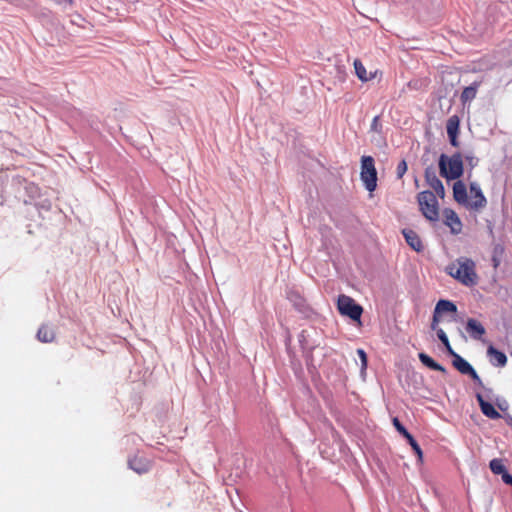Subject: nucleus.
I'll return each mask as SVG.
<instances>
[{
    "mask_svg": "<svg viewBox=\"0 0 512 512\" xmlns=\"http://www.w3.org/2000/svg\"><path fill=\"white\" fill-rule=\"evenodd\" d=\"M466 330L469 335L476 340L482 338V336L486 333L484 326L476 319L469 318L466 324Z\"/></svg>",
    "mask_w": 512,
    "mask_h": 512,
    "instance_id": "15",
    "label": "nucleus"
},
{
    "mask_svg": "<svg viewBox=\"0 0 512 512\" xmlns=\"http://www.w3.org/2000/svg\"><path fill=\"white\" fill-rule=\"evenodd\" d=\"M482 81H475L470 86H467L463 89L460 100L463 104L472 101L475 99L477 95L478 88L480 87Z\"/></svg>",
    "mask_w": 512,
    "mask_h": 512,
    "instance_id": "18",
    "label": "nucleus"
},
{
    "mask_svg": "<svg viewBox=\"0 0 512 512\" xmlns=\"http://www.w3.org/2000/svg\"><path fill=\"white\" fill-rule=\"evenodd\" d=\"M403 236L407 242V244L415 251L420 252L423 250V244L419 237V235L411 230V229H404L402 231Z\"/></svg>",
    "mask_w": 512,
    "mask_h": 512,
    "instance_id": "17",
    "label": "nucleus"
},
{
    "mask_svg": "<svg viewBox=\"0 0 512 512\" xmlns=\"http://www.w3.org/2000/svg\"><path fill=\"white\" fill-rule=\"evenodd\" d=\"M438 322H439V314H436V311L434 310L433 319H432V324H431V328H432L433 330H436V331H437V325H438Z\"/></svg>",
    "mask_w": 512,
    "mask_h": 512,
    "instance_id": "28",
    "label": "nucleus"
},
{
    "mask_svg": "<svg viewBox=\"0 0 512 512\" xmlns=\"http://www.w3.org/2000/svg\"><path fill=\"white\" fill-rule=\"evenodd\" d=\"M460 119L457 115H452L448 118L446 123V130L449 137V141L452 146L458 147V134H459Z\"/></svg>",
    "mask_w": 512,
    "mask_h": 512,
    "instance_id": "12",
    "label": "nucleus"
},
{
    "mask_svg": "<svg viewBox=\"0 0 512 512\" xmlns=\"http://www.w3.org/2000/svg\"><path fill=\"white\" fill-rule=\"evenodd\" d=\"M444 224L450 228V232L458 235L462 232L463 224L457 213L450 208H445L442 212Z\"/></svg>",
    "mask_w": 512,
    "mask_h": 512,
    "instance_id": "7",
    "label": "nucleus"
},
{
    "mask_svg": "<svg viewBox=\"0 0 512 512\" xmlns=\"http://www.w3.org/2000/svg\"><path fill=\"white\" fill-rule=\"evenodd\" d=\"M353 65H354V69H355V73H356L357 77L362 82L371 81V80L375 79L377 76L382 75V72L378 69L367 73L365 66L359 59H355Z\"/></svg>",
    "mask_w": 512,
    "mask_h": 512,
    "instance_id": "13",
    "label": "nucleus"
},
{
    "mask_svg": "<svg viewBox=\"0 0 512 512\" xmlns=\"http://www.w3.org/2000/svg\"><path fill=\"white\" fill-rule=\"evenodd\" d=\"M128 466L138 474H144L152 468V460L149 458L136 454L128 460Z\"/></svg>",
    "mask_w": 512,
    "mask_h": 512,
    "instance_id": "9",
    "label": "nucleus"
},
{
    "mask_svg": "<svg viewBox=\"0 0 512 512\" xmlns=\"http://www.w3.org/2000/svg\"><path fill=\"white\" fill-rule=\"evenodd\" d=\"M466 160L468 161V163H469L471 166H473V165H474V163H476V162H477V159H476L475 157H473V156H467V157H466Z\"/></svg>",
    "mask_w": 512,
    "mask_h": 512,
    "instance_id": "29",
    "label": "nucleus"
},
{
    "mask_svg": "<svg viewBox=\"0 0 512 512\" xmlns=\"http://www.w3.org/2000/svg\"><path fill=\"white\" fill-rule=\"evenodd\" d=\"M360 178L369 192H373L377 187V171L375 162L371 156H362Z\"/></svg>",
    "mask_w": 512,
    "mask_h": 512,
    "instance_id": "4",
    "label": "nucleus"
},
{
    "mask_svg": "<svg viewBox=\"0 0 512 512\" xmlns=\"http://www.w3.org/2000/svg\"><path fill=\"white\" fill-rule=\"evenodd\" d=\"M488 356L490 357V361L497 366H505L507 362L506 355L494 348L493 346H489L487 350Z\"/></svg>",
    "mask_w": 512,
    "mask_h": 512,
    "instance_id": "19",
    "label": "nucleus"
},
{
    "mask_svg": "<svg viewBox=\"0 0 512 512\" xmlns=\"http://www.w3.org/2000/svg\"><path fill=\"white\" fill-rule=\"evenodd\" d=\"M482 413L490 419H499L501 414L494 408V406L485 401L481 394L476 395Z\"/></svg>",
    "mask_w": 512,
    "mask_h": 512,
    "instance_id": "16",
    "label": "nucleus"
},
{
    "mask_svg": "<svg viewBox=\"0 0 512 512\" xmlns=\"http://www.w3.org/2000/svg\"><path fill=\"white\" fill-rule=\"evenodd\" d=\"M454 200L466 207L468 201L467 187L462 181H456L453 185Z\"/></svg>",
    "mask_w": 512,
    "mask_h": 512,
    "instance_id": "14",
    "label": "nucleus"
},
{
    "mask_svg": "<svg viewBox=\"0 0 512 512\" xmlns=\"http://www.w3.org/2000/svg\"><path fill=\"white\" fill-rule=\"evenodd\" d=\"M447 273L465 286H474L478 282L475 262L467 257H460L450 263Z\"/></svg>",
    "mask_w": 512,
    "mask_h": 512,
    "instance_id": "1",
    "label": "nucleus"
},
{
    "mask_svg": "<svg viewBox=\"0 0 512 512\" xmlns=\"http://www.w3.org/2000/svg\"><path fill=\"white\" fill-rule=\"evenodd\" d=\"M425 180L427 184L435 191L436 195L443 198L445 196V188L441 180L437 177L433 168L428 167L425 170Z\"/></svg>",
    "mask_w": 512,
    "mask_h": 512,
    "instance_id": "11",
    "label": "nucleus"
},
{
    "mask_svg": "<svg viewBox=\"0 0 512 512\" xmlns=\"http://www.w3.org/2000/svg\"><path fill=\"white\" fill-rule=\"evenodd\" d=\"M440 175L447 180H455L463 174V160L460 153H455L451 157L441 154L439 158Z\"/></svg>",
    "mask_w": 512,
    "mask_h": 512,
    "instance_id": "2",
    "label": "nucleus"
},
{
    "mask_svg": "<svg viewBox=\"0 0 512 512\" xmlns=\"http://www.w3.org/2000/svg\"><path fill=\"white\" fill-rule=\"evenodd\" d=\"M435 311H436V314H440V313H444V312L453 313V312L457 311V307L453 302H451L449 300H440L436 304Z\"/></svg>",
    "mask_w": 512,
    "mask_h": 512,
    "instance_id": "22",
    "label": "nucleus"
},
{
    "mask_svg": "<svg viewBox=\"0 0 512 512\" xmlns=\"http://www.w3.org/2000/svg\"><path fill=\"white\" fill-rule=\"evenodd\" d=\"M37 339L43 343H50L55 339V332L47 325H42L37 332Z\"/></svg>",
    "mask_w": 512,
    "mask_h": 512,
    "instance_id": "21",
    "label": "nucleus"
},
{
    "mask_svg": "<svg viewBox=\"0 0 512 512\" xmlns=\"http://www.w3.org/2000/svg\"><path fill=\"white\" fill-rule=\"evenodd\" d=\"M377 120H378V117H375V118L373 119V123H376V122H377Z\"/></svg>",
    "mask_w": 512,
    "mask_h": 512,
    "instance_id": "30",
    "label": "nucleus"
},
{
    "mask_svg": "<svg viewBox=\"0 0 512 512\" xmlns=\"http://www.w3.org/2000/svg\"><path fill=\"white\" fill-rule=\"evenodd\" d=\"M453 356V366L462 374L464 375H469L471 376V378L481 384V379L480 377L478 376L477 372L475 371V369L464 359L462 358L460 355H458L457 353H455V355H452Z\"/></svg>",
    "mask_w": 512,
    "mask_h": 512,
    "instance_id": "8",
    "label": "nucleus"
},
{
    "mask_svg": "<svg viewBox=\"0 0 512 512\" xmlns=\"http://www.w3.org/2000/svg\"><path fill=\"white\" fill-rule=\"evenodd\" d=\"M419 360L421 361V363L423 365H425L426 367L430 368L431 370L439 371V372H441L443 374L446 373L445 367H443L442 365L437 363L432 357H430L426 353H423V352L419 353Z\"/></svg>",
    "mask_w": 512,
    "mask_h": 512,
    "instance_id": "20",
    "label": "nucleus"
},
{
    "mask_svg": "<svg viewBox=\"0 0 512 512\" xmlns=\"http://www.w3.org/2000/svg\"><path fill=\"white\" fill-rule=\"evenodd\" d=\"M407 172V163L405 160H401L396 168L397 177L401 179L404 174Z\"/></svg>",
    "mask_w": 512,
    "mask_h": 512,
    "instance_id": "25",
    "label": "nucleus"
},
{
    "mask_svg": "<svg viewBox=\"0 0 512 512\" xmlns=\"http://www.w3.org/2000/svg\"><path fill=\"white\" fill-rule=\"evenodd\" d=\"M437 336L439 338V340L443 343V345L445 346L446 348V351L450 354V355H455V351L453 350V348L451 347L450 345V342H449V339L446 335V333L443 331V329L439 328L437 329Z\"/></svg>",
    "mask_w": 512,
    "mask_h": 512,
    "instance_id": "24",
    "label": "nucleus"
},
{
    "mask_svg": "<svg viewBox=\"0 0 512 512\" xmlns=\"http://www.w3.org/2000/svg\"><path fill=\"white\" fill-rule=\"evenodd\" d=\"M357 353L361 360V368L364 370L367 367V355L363 349H358Z\"/></svg>",
    "mask_w": 512,
    "mask_h": 512,
    "instance_id": "26",
    "label": "nucleus"
},
{
    "mask_svg": "<svg viewBox=\"0 0 512 512\" xmlns=\"http://www.w3.org/2000/svg\"><path fill=\"white\" fill-rule=\"evenodd\" d=\"M393 425L394 427L396 428V430L402 435L404 436L408 443L410 444V446L412 447L413 451L416 453L419 461H422V458H423V452L419 446V444L417 443V441L414 439V437L407 431V429L401 424V422L399 421L398 418H394L393 419Z\"/></svg>",
    "mask_w": 512,
    "mask_h": 512,
    "instance_id": "10",
    "label": "nucleus"
},
{
    "mask_svg": "<svg viewBox=\"0 0 512 512\" xmlns=\"http://www.w3.org/2000/svg\"><path fill=\"white\" fill-rule=\"evenodd\" d=\"M337 308L341 315L360 322L363 308L350 296L340 295L337 300Z\"/></svg>",
    "mask_w": 512,
    "mask_h": 512,
    "instance_id": "5",
    "label": "nucleus"
},
{
    "mask_svg": "<svg viewBox=\"0 0 512 512\" xmlns=\"http://www.w3.org/2000/svg\"><path fill=\"white\" fill-rule=\"evenodd\" d=\"M502 480L505 484L512 486V475H510L507 470L501 475Z\"/></svg>",
    "mask_w": 512,
    "mask_h": 512,
    "instance_id": "27",
    "label": "nucleus"
},
{
    "mask_svg": "<svg viewBox=\"0 0 512 512\" xmlns=\"http://www.w3.org/2000/svg\"><path fill=\"white\" fill-rule=\"evenodd\" d=\"M419 209L423 216L431 221L436 222L439 219V204L436 195L430 191H422L417 196Z\"/></svg>",
    "mask_w": 512,
    "mask_h": 512,
    "instance_id": "3",
    "label": "nucleus"
},
{
    "mask_svg": "<svg viewBox=\"0 0 512 512\" xmlns=\"http://www.w3.org/2000/svg\"><path fill=\"white\" fill-rule=\"evenodd\" d=\"M489 467L495 475H502L505 471V465L502 459L494 458L490 461Z\"/></svg>",
    "mask_w": 512,
    "mask_h": 512,
    "instance_id": "23",
    "label": "nucleus"
},
{
    "mask_svg": "<svg viewBox=\"0 0 512 512\" xmlns=\"http://www.w3.org/2000/svg\"><path fill=\"white\" fill-rule=\"evenodd\" d=\"M470 197H468L466 208L471 211H480L487 206V199L480 186L476 182L469 185Z\"/></svg>",
    "mask_w": 512,
    "mask_h": 512,
    "instance_id": "6",
    "label": "nucleus"
}]
</instances>
